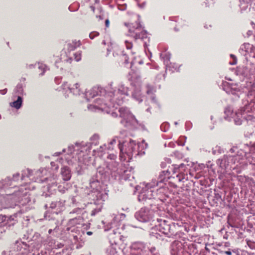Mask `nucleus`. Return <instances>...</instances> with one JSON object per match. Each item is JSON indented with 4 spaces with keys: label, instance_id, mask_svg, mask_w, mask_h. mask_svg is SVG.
Here are the masks:
<instances>
[{
    "label": "nucleus",
    "instance_id": "f257e3e1",
    "mask_svg": "<svg viewBox=\"0 0 255 255\" xmlns=\"http://www.w3.org/2000/svg\"><path fill=\"white\" fill-rule=\"evenodd\" d=\"M170 172L168 170L162 171L157 180L153 179L150 183L146 184L144 187H143L138 196V200L143 204L153 197V190L152 189L156 186H159V188L163 187L164 185L166 184L168 180L170 178Z\"/></svg>",
    "mask_w": 255,
    "mask_h": 255
},
{
    "label": "nucleus",
    "instance_id": "f03ea898",
    "mask_svg": "<svg viewBox=\"0 0 255 255\" xmlns=\"http://www.w3.org/2000/svg\"><path fill=\"white\" fill-rule=\"evenodd\" d=\"M252 148L248 144H244L236 155H227L230 169L241 167L245 163L244 158L247 159L249 157Z\"/></svg>",
    "mask_w": 255,
    "mask_h": 255
},
{
    "label": "nucleus",
    "instance_id": "7ed1b4c3",
    "mask_svg": "<svg viewBox=\"0 0 255 255\" xmlns=\"http://www.w3.org/2000/svg\"><path fill=\"white\" fill-rule=\"evenodd\" d=\"M109 176V173L107 171L104 167L99 166L96 173L94 174L90 180V187L92 189H97L105 181Z\"/></svg>",
    "mask_w": 255,
    "mask_h": 255
},
{
    "label": "nucleus",
    "instance_id": "20e7f679",
    "mask_svg": "<svg viewBox=\"0 0 255 255\" xmlns=\"http://www.w3.org/2000/svg\"><path fill=\"white\" fill-rule=\"evenodd\" d=\"M92 146L89 143H85L82 142L81 143L76 142L75 145H70L68 146L67 149H63L62 152H57L54 153L53 156H59L62 153L67 152V154L72 155L76 152V154H78L81 152L85 153L88 154V152L91 149Z\"/></svg>",
    "mask_w": 255,
    "mask_h": 255
},
{
    "label": "nucleus",
    "instance_id": "39448f33",
    "mask_svg": "<svg viewBox=\"0 0 255 255\" xmlns=\"http://www.w3.org/2000/svg\"><path fill=\"white\" fill-rule=\"evenodd\" d=\"M120 117L122 119L121 123L125 127L131 128L138 124V121L127 107H121L119 109Z\"/></svg>",
    "mask_w": 255,
    "mask_h": 255
},
{
    "label": "nucleus",
    "instance_id": "423d86ee",
    "mask_svg": "<svg viewBox=\"0 0 255 255\" xmlns=\"http://www.w3.org/2000/svg\"><path fill=\"white\" fill-rule=\"evenodd\" d=\"M149 245L143 242L137 241L132 243L131 249L140 252V255H161L155 247Z\"/></svg>",
    "mask_w": 255,
    "mask_h": 255
},
{
    "label": "nucleus",
    "instance_id": "0eeeda50",
    "mask_svg": "<svg viewBox=\"0 0 255 255\" xmlns=\"http://www.w3.org/2000/svg\"><path fill=\"white\" fill-rule=\"evenodd\" d=\"M10 199L15 202V204L18 203L20 205H26L31 202L29 195L25 189H20L10 195Z\"/></svg>",
    "mask_w": 255,
    "mask_h": 255
},
{
    "label": "nucleus",
    "instance_id": "6e6552de",
    "mask_svg": "<svg viewBox=\"0 0 255 255\" xmlns=\"http://www.w3.org/2000/svg\"><path fill=\"white\" fill-rule=\"evenodd\" d=\"M119 148L120 150V157L123 158V154H124V146H128L126 148L125 153L127 154L128 156H132L133 153L135 151L136 149V145L135 142L131 139H129V141H119Z\"/></svg>",
    "mask_w": 255,
    "mask_h": 255
},
{
    "label": "nucleus",
    "instance_id": "1a4fd4ad",
    "mask_svg": "<svg viewBox=\"0 0 255 255\" xmlns=\"http://www.w3.org/2000/svg\"><path fill=\"white\" fill-rule=\"evenodd\" d=\"M158 224L156 225L157 230L162 234L170 237L174 235V229L175 228L174 224H171L168 221L157 219Z\"/></svg>",
    "mask_w": 255,
    "mask_h": 255
},
{
    "label": "nucleus",
    "instance_id": "9d476101",
    "mask_svg": "<svg viewBox=\"0 0 255 255\" xmlns=\"http://www.w3.org/2000/svg\"><path fill=\"white\" fill-rule=\"evenodd\" d=\"M134 217L141 222H147L152 218V213L147 208H142L135 213Z\"/></svg>",
    "mask_w": 255,
    "mask_h": 255
},
{
    "label": "nucleus",
    "instance_id": "9b49d317",
    "mask_svg": "<svg viewBox=\"0 0 255 255\" xmlns=\"http://www.w3.org/2000/svg\"><path fill=\"white\" fill-rule=\"evenodd\" d=\"M125 25L128 28L130 35L135 40L138 39L141 32L143 30L139 22H136L135 23H125Z\"/></svg>",
    "mask_w": 255,
    "mask_h": 255
},
{
    "label": "nucleus",
    "instance_id": "f8f14e48",
    "mask_svg": "<svg viewBox=\"0 0 255 255\" xmlns=\"http://www.w3.org/2000/svg\"><path fill=\"white\" fill-rule=\"evenodd\" d=\"M59 183H60L58 182V181L55 180V179L51 180L50 182L48 183L47 185V189L48 192L50 193H52L57 189L60 192L62 193H64L67 190V188L65 187L64 185H59L58 186V184Z\"/></svg>",
    "mask_w": 255,
    "mask_h": 255
},
{
    "label": "nucleus",
    "instance_id": "ddd939ff",
    "mask_svg": "<svg viewBox=\"0 0 255 255\" xmlns=\"http://www.w3.org/2000/svg\"><path fill=\"white\" fill-rule=\"evenodd\" d=\"M94 191V196H95L94 200L95 204L103 205L104 202L107 199L108 194L103 190H101V185L99 189H93Z\"/></svg>",
    "mask_w": 255,
    "mask_h": 255
},
{
    "label": "nucleus",
    "instance_id": "4468645a",
    "mask_svg": "<svg viewBox=\"0 0 255 255\" xmlns=\"http://www.w3.org/2000/svg\"><path fill=\"white\" fill-rule=\"evenodd\" d=\"M125 97L124 95L121 94H118L117 96V91H114L109 92L107 98L109 100V102L111 103V105H114L115 104H117L118 105H120L123 103Z\"/></svg>",
    "mask_w": 255,
    "mask_h": 255
},
{
    "label": "nucleus",
    "instance_id": "2eb2a0df",
    "mask_svg": "<svg viewBox=\"0 0 255 255\" xmlns=\"http://www.w3.org/2000/svg\"><path fill=\"white\" fill-rule=\"evenodd\" d=\"M107 168L110 171L112 176L116 177L122 173V170L119 168V164L116 161H107L106 162Z\"/></svg>",
    "mask_w": 255,
    "mask_h": 255
},
{
    "label": "nucleus",
    "instance_id": "dca6fc26",
    "mask_svg": "<svg viewBox=\"0 0 255 255\" xmlns=\"http://www.w3.org/2000/svg\"><path fill=\"white\" fill-rule=\"evenodd\" d=\"M81 228L80 226H67L66 230L73 237L75 241H77L81 237Z\"/></svg>",
    "mask_w": 255,
    "mask_h": 255
},
{
    "label": "nucleus",
    "instance_id": "f3484780",
    "mask_svg": "<svg viewBox=\"0 0 255 255\" xmlns=\"http://www.w3.org/2000/svg\"><path fill=\"white\" fill-rule=\"evenodd\" d=\"M62 87L63 90L67 89L68 91L72 93L74 95H80L82 93L80 85L78 83H76L72 87L71 85H68L67 82H64L62 84Z\"/></svg>",
    "mask_w": 255,
    "mask_h": 255
},
{
    "label": "nucleus",
    "instance_id": "a211bd4d",
    "mask_svg": "<svg viewBox=\"0 0 255 255\" xmlns=\"http://www.w3.org/2000/svg\"><path fill=\"white\" fill-rule=\"evenodd\" d=\"M172 166L173 167L172 168V170L173 173H179L176 175L177 179L179 182L182 181L184 179V175L181 173L185 170L186 165L184 163H181L179 165H173Z\"/></svg>",
    "mask_w": 255,
    "mask_h": 255
},
{
    "label": "nucleus",
    "instance_id": "6ab92c4d",
    "mask_svg": "<svg viewBox=\"0 0 255 255\" xmlns=\"http://www.w3.org/2000/svg\"><path fill=\"white\" fill-rule=\"evenodd\" d=\"M74 207V208L69 213L70 217H75L79 216H82V217H83L84 214L86 213V211L84 210L86 207V205L85 203H83L82 205H80V206Z\"/></svg>",
    "mask_w": 255,
    "mask_h": 255
},
{
    "label": "nucleus",
    "instance_id": "aec40b11",
    "mask_svg": "<svg viewBox=\"0 0 255 255\" xmlns=\"http://www.w3.org/2000/svg\"><path fill=\"white\" fill-rule=\"evenodd\" d=\"M65 206V201L60 200L59 201H52L49 204V208L56 210V213L61 212Z\"/></svg>",
    "mask_w": 255,
    "mask_h": 255
},
{
    "label": "nucleus",
    "instance_id": "412c9836",
    "mask_svg": "<svg viewBox=\"0 0 255 255\" xmlns=\"http://www.w3.org/2000/svg\"><path fill=\"white\" fill-rule=\"evenodd\" d=\"M182 243L177 241L173 242L171 247V253L172 255H178L180 253H182Z\"/></svg>",
    "mask_w": 255,
    "mask_h": 255
},
{
    "label": "nucleus",
    "instance_id": "4be33fe9",
    "mask_svg": "<svg viewBox=\"0 0 255 255\" xmlns=\"http://www.w3.org/2000/svg\"><path fill=\"white\" fill-rule=\"evenodd\" d=\"M72 218L68 221L67 226H80L83 224L84 219L82 216L72 217Z\"/></svg>",
    "mask_w": 255,
    "mask_h": 255
},
{
    "label": "nucleus",
    "instance_id": "5701e85b",
    "mask_svg": "<svg viewBox=\"0 0 255 255\" xmlns=\"http://www.w3.org/2000/svg\"><path fill=\"white\" fill-rule=\"evenodd\" d=\"M217 163L221 169V172H224L227 169L229 168L227 155H224L222 159H219Z\"/></svg>",
    "mask_w": 255,
    "mask_h": 255
},
{
    "label": "nucleus",
    "instance_id": "b1692460",
    "mask_svg": "<svg viewBox=\"0 0 255 255\" xmlns=\"http://www.w3.org/2000/svg\"><path fill=\"white\" fill-rule=\"evenodd\" d=\"M60 173L64 181H69L71 178V171L68 166H65L62 167Z\"/></svg>",
    "mask_w": 255,
    "mask_h": 255
},
{
    "label": "nucleus",
    "instance_id": "393cba45",
    "mask_svg": "<svg viewBox=\"0 0 255 255\" xmlns=\"http://www.w3.org/2000/svg\"><path fill=\"white\" fill-rule=\"evenodd\" d=\"M12 185V180L10 177H7L4 179L0 180V191L7 188Z\"/></svg>",
    "mask_w": 255,
    "mask_h": 255
},
{
    "label": "nucleus",
    "instance_id": "a878e982",
    "mask_svg": "<svg viewBox=\"0 0 255 255\" xmlns=\"http://www.w3.org/2000/svg\"><path fill=\"white\" fill-rule=\"evenodd\" d=\"M108 95V93L106 94L104 98V97H101L96 99V103L99 105H104L108 107H110L112 105L110 104V102H109V100L107 98Z\"/></svg>",
    "mask_w": 255,
    "mask_h": 255
},
{
    "label": "nucleus",
    "instance_id": "bb28decb",
    "mask_svg": "<svg viewBox=\"0 0 255 255\" xmlns=\"http://www.w3.org/2000/svg\"><path fill=\"white\" fill-rule=\"evenodd\" d=\"M245 111V110H244V111L241 110V112H238L235 113V117L233 118H234V120L236 125H241L242 124V118H243V116L244 115Z\"/></svg>",
    "mask_w": 255,
    "mask_h": 255
},
{
    "label": "nucleus",
    "instance_id": "cd10ccee",
    "mask_svg": "<svg viewBox=\"0 0 255 255\" xmlns=\"http://www.w3.org/2000/svg\"><path fill=\"white\" fill-rule=\"evenodd\" d=\"M224 89L226 92V93L232 95H235L236 94L237 92L239 91V90L237 89L235 87H233L232 85H231L228 83H226V85H225V88Z\"/></svg>",
    "mask_w": 255,
    "mask_h": 255
},
{
    "label": "nucleus",
    "instance_id": "c85d7f7f",
    "mask_svg": "<svg viewBox=\"0 0 255 255\" xmlns=\"http://www.w3.org/2000/svg\"><path fill=\"white\" fill-rule=\"evenodd\" d=\"M118 94L121 95L128 96V88L125 86L124 84H121L119 86L118 90L117 91V96Z\"/></svg>",
    "mask_w": 255,
    "mask_h": 255
},
{
    "label": "nucleus",
    "instance_id": "c756f323",
    "mask_svg": "<svg viewBox=\"0 0 255 255\" xmlns=\"http://www.w3.org/2000/svg\"><path fill=\"white\" fill-rule=\"evenodd\" d=\"M132 97L139 102H141L142 101L139 88H135L134 89L133 92L132 93Z\"/></svg>",
    "mask_w": 255,
    "mask_h": 255
},
{
    "label": "nucleus",
    "instance_id": "7c9ffc66",
    "mask_svg": "<svg viewBox=\"0 0 255 255\" xmlns=\"http://www.w3.org/2000/svg\"><path fill=\"white\" fill-rule=\"evenodd\" d=\"M22 98L21 96H18L17 100L10 103V106L15 108L16 109H19L22 106Z\"/></svg>",
    "mask_w": 255,
    "mask_h": 255
},
{
    "label": "nucleus",
    "instance_id": "2f4dec72",
    "mask_svg": "<svg viewBox=\"0 0 255 255\" xmlns=\"http://www.w3.org/2000/svg\"><path fill=\"white\" fill-rule=\"evenodd\" d=\"M33 170H31L29 168H27L26 169L23 170L22 171L21 177V179L22 180H24L25 177H29L30 178L33 176Z\"/></svg>",
    "mask_w": 255,
    "mask_h": 255
},
{
    "label": "nucleus",
    "instance_id": "473e14b6",
    "mask_svg": "<svg viewBox=\"0 0 255 255\" xmlns=\"http://www.w3.org/2000/svg\"><path fill=\"white\" fill-rule=\"evenodd\" d=\"M100 136L99 134L95 133L90 137V142L89 143L92 147L93 145L96 146L99 144Z\"/></svg>",
    "mask_w": 255,
    "mask_h": 255
},
{
    "label": "nucleus",
    "instance_id": "72a5a7b5",
    "mask_svg": "<svg viewBox=\"0 0 255 255\" xmlns=\"http://www.w3.org/2000/svg\"><path fill=\"white\" fill-rule=\"evenodd\" d=\"M18 214V213H16L9 217L3 216L2 218H4V219H3L4 221H5L6 220V218H7V222H9V225H11L13 226L16 223V220L15 219L17 217Z\"/></svg>",
    "mask_w": 255,
    "mask_h": 255
},
{
    "label": "nucleus",
    "instance_id": "f704fd0d",
    "mask_svg": "<svg viewBox=\"0 0 255 255\" xmlns=\"http://www.w3.org/2000/svg\"><path fill=\"white\" fill-rule=\"evenodd\" d=\"M14 92L18 96L21 97L24 93L23 84L21 83H18L14 89Z\"/></svg>",
    "mask_w": 255,
    "mask_h": 255
},
{
    "label": "nucleus",
    "instance_id": "c9c22d12",
    "mask_svg": "<svg viewBox=\"0 0 255 255\" xmlns=\"http://www.w3.org/2000/svg\"><path fill=\"white\" fill-rule=\"evenodd\" d=\"M139 36L138 39H140L143 40L144 45H146L147 43L149 42V38L147 36L146 31L143 30Z\"/></svg>",
    "mask_w": 255,
    "mask_h": 255
},
{
    "label": "nucleus",
    "instance_id": "e433bc0d",
    "mask_svg": "<svg viewBox=\"0 0 255 255\" xmlns=\"http://www.w3.org/2000/svg\"><path fill=\"white\" fill-rule=\"evenodd\" d=\"M99 89L97 88H93L91 90L87 92L86 94V96L87 98L89 97L90 98H93L97 95H99L98 93Z\"/></svg>",
    "mask_w": 255,
    "mask_h": 255
},
{
    "label": "nucleus",
    "instance_id": "4c0bfd02",
    "mask_svg": "<svg viewBox=\"0 0 255 255\" xmlns=\"http://www.w3.org/2000/svg\"><path fill=\"white\" fill-rule=\"evenodd\" d=\"M224 113L226 116L225 117V119L227 120L230 121V117L233 115V110L230 107H228L225 108Z\"/></svg>",
    "mask_w": 255,
    "mask_h": 255
},
{
    "label": "nucleus",
    "instance_id": "58836bf2",
    "mask_svg": "<svg viewBox=\"0 0 255 255\" xmlns=\"http://www.w3.org/2000/svg\"><path fill=\"white\" fill-rule=\"evenodd\" d=\"M158 200L154 197H152L149 200H147V202L144 204L146 205H149L151 207L156 206L157 205Z\"/></svg>",
    "mask_w": 255,
    "mask_h": 255
},
{
    "label": "nucleus",
    "instance_id": "ea45409f",
    "mask_svg": "<svg viewBox=\"0 0 255 255\" xmlns=\"http://www.w3.org/2000/svg\"><path fill=\"white\" fill-rule=\"evenodd\" d=\"M160 57L163 59V62L166 67L168 66L169 62L170 59V55L169 53H165L164 55L161 54Z\"/></svg>",
    "mask_w": 255,
    "mask_h": 255
},
{
    "label": "nucleus",
    "instance_id": "a19ab883",
    "mask_svg": "<svg viewBox=\"0 0 255 255\" xmlns=\"http://www.w3.org/2000/svg\"><path fill=\"white\" fill-rule=\"evenodd\" d=\"M253 97L254 98V99H251V101H253L254 103H255V85H253L251 88V89L249 90L248 97Z\"/></svg>",
    "mask_w": 255,
    "mask_h": 255
},
{
    "label": "nucleus",
    "instance_id": "79ce46f5",
    "mask_svg": "<svg viewBox=\"0 0 255 255\" xmlns=\"http://www.w3.org/2000/svg\"><path fill=\"white\" fill-rule=\"evenodd\" d=\"M79 41H72L68 44V48L69 50H74L77 47L79 46Z\"/></svg>",
    "mask_w": 255,
    "mask_h": 255
},
{
    "label": "nucleus",
    "instance_id": "37998d69",
    "mask_svg": "<svg viewBox=\"0 0 255 255\" xmlns=\"http://www.w3.org/2000/svg\"><path fill=\"white\" fill-rule=\"evenodd\" d=\"M71 200V204H72V206L73 207L80 206V205H82V204H83V203L79 202L78 197H72Z\"/></svg>",
    "mask_w": 255,
    "mask_h": 255
},
{
    "label": "nucleus",
    "instance_id": "c03bdc74",
    "mask_svg": "<svg viewBox=\"0 0 255 255\" xmlns=\"http://www.w3.org/2000/svg\"><path fill=\"white\" fill-rule=\"evenodd\" d=\"M97 207L94 208L91 212V216H95L98 213L101 211L102 209L103 208V205L102 204H97Z\"/></svg>",
    "mask_w": 255,
    "mask_h": 255
},
{
    "label": "nucleus",
    "instance_id": "a18cd8bd",
    "mask_svg": "<svg viewBox=\"0 0 255 255\" xmlns=\"http://www.w3.org/2000/svg\"><path fill=\"white\" fill-rule=\"evenodd\" d=\"M38 69L42 71V72L40 74V75L43 76L46 70H49V69L46 65L43 63H38Z\"/></svg>",
    "mask_w": 255,
    "mask_h": 255
},
{
    "label": "nucleus",
    "instance_id": "49530a36",
    "mask_svg": "<svg viewBox=\"0 0 255 255\" xmlns=\"http://www.w3.org/2000/svg\"><path fill=\"white\" fill-rule=\"evenodd\" d=\"M46 170L44 168H40L38 170L34 171L33 175H35L37 177H41L43 176V173L46 172Z\"/></svg>",
    "mask_w": 255,
    "mask_h": 255
},
{
    "label": "nucleus",
    "instance_id": "de8ad7c7",
    "mask_svg": "<svg viewBox=\"0 0 255 255\" xmlns=\"http://www.w3.org/2000/svg\"><path fill=\"white\" fill-rule=\"evenodd\" d=\"M146 93L148 94H151L155 91L154 87L149 84L146 85Z\"/></svg>",
    "mask_w": 255,
    "mask_h": 255
},
{
    "label": "nucleus",
    "instance_id": "09e8293b",
    "mask_svg": "<svg viewBox=\"0 0 255 255\" xmlns=\"http://www.w3.org/2000/svg\"><path fill=\"white\" fill-rule=\"evenodd\" d=\"M75 59L76 61H79L81 59V54L79 52H76L74 54Z\"/></svg>",
    "mask_w": 255,
    "mask_h": 255
},
{
    "label": "nucleus",
    "instance_id": "8fccbe9b",
    "mask_svg": "<svg viewBox=\"0 0 255 255\" xmlns=\"http://www.w3.org/2000/svg\"><path fill=\"white\" fill-rule=\"evenodd\" d=\"M152 237L156 238L157 239H158L159 240L163 241L164 239L162 238V236L157 233H156L155 234H153L152 235H151Z\"/></svg>",
    "mask_w": 255,
    "mask_h": 255
},
{
    "label": "nucleus",
    "instance_id": "3c124183",
    "mask_svg": "<svg viewBox=\"0 0 255 255\" xmlns=\"http://www.w3.org/2000/svg\"><path fill=\"white\" fill-rule=\"evenodd\" d=\"M33 238H36V239H38V240L37 241V243H36V244H37V245H38L39 244V243H41L42 239L40 237V234H39L38 233L35 234L34 235V236H33Z\"/></svg>",
    "mask_w": 255,
    "mask_h": 255
},
{
    "label": "nucleus",
    "instance_id": "603ef678",
    "mask_svg": "<svg viewBox=\"0 0 255 255\" xmlns=\"http://www.w3.org/2000/svg\"><path fill=\"white\" fill-rule=\"evenodd\" d=\"M116 158L117 155L114 154H110L107 157L108 160H110V161H116Z\"/></svg>",
    "mask_w": 255,
    "mask_h": 255
},
{
    "label": "nucleus",
    "instance_id": "864d4df0",
    "mask_svg": "<svg viewBox=\"0 0 255 255\" xmlns=\"http://www.w3.org/2000/svg\"><path fill=\"white\" fill-rule=\"evenodd\" d=\"M204 3L206 7H208L214 3V0H205Z\"/></svg>",
    "mask_w": 255,
    "mask_h": 255
},
{
    "label": "nucleus",
    "instance_id": "5fc2aeb1",
    "mask_svg": "<svg viewBox=\"0 0 255 255\" xmlns=\"http://www.w3.org/2000/svg\"><path fill=\"white\" fill-rule=\"evenodd\" d=\"M125 45L127 49H131L132 47V43L128 40L125 41Z\"/></svg>",
    "mask_w": 255,
    "mask_h": 255
},
{
    "label": "nucleus",
    "instance_id": "6e6d98bb",
    "mask_svg": "<svg viewBox=\"0 0 255 255\" xmlns=\"http://www.w3.org/2000/svg\"><path fill=\"white\" fill-rule=\"evenodd\" d=\"M19 175H20V174H19V173H15V174L13 175L12 178L10 177V178H11V179L12 180V182L13 181H17L18 180V178Z\"/></svg>",
    "mask_w": 255,
    "mask_h": 255
},
{
    "label": "nucleus",
    "instance_id": "4d7b16f0",
    "mask_svg": "<svg viewBox=\"0 0 255 255\" xmlns=\"http://www.w3.org/2000/svg\"><path fill=\"white\" fill-rule=\"evenodd\" d=\"M99 35V33L97 32H93L90 33L89 37L91 39H94L96 36H97Z\"/></svg>",
    "mask_w": 255,
    "mask_h": 255
},
{
    "label": "nucleus",
    "instance_id": "13d9d810",
    "mask_svg": "<svg viewBox=\"0 0 255 255\" xmlns=\"http://www.w3.org/2000/svg\"><path fill=\"white\" fill-rule=\"evenodd\" d=\"M122 58L124 60V63L127 64L128 63V58L127 54H124L122 55Z\"/></svg>",
    "mask_w": 255,
    "mask_h": 255
},
{
    "label": "nucleus",
    "instance_id": "bf43d9fd",
    "mask_svg": "<svg viewBox=\"0 0 255 255\" xmlns=\"http://www.w3.org/2000/svg\"><path fill=\"white\" fill-rule=\"evenodd\" d=\"M19 245H21V248H23L24 250H26L28 248L30 247L29 245H28L26 243L24 242L19 243Z\"/></svg>",
    "mask_w": 255,
    "mask_h": 255
},
{
    "label": "nucleus",
    "instance_id": "052dcab7",
    "mask_svg": "<svg viewBox=\"0 0 255 255\" xmlns=\"http://www.w3.org/2000/svg\"><path fill=\"white\" fill-rule=\"evenodd\" d=\"M112 228V223H109L108 225L104 227V230L105 231H108L110 230Z\"/></svg>",
    "mask_w": 255,
    "mask_h": 255
},
{
    "label": "nucleus",
    "instance_id": "680f3d73",
    "mask_svg": "<svg viewBox=\"0 0 255 255\" xmlns=\"http://www.w3.org/2000/svg\"><path fill=\"white\" fill-rule=\"evenodd\" d=\"M11 252L9 251V253L8 254V252H6V251H3L2 253H1V255H19L18 254H14L13 253H10Z\"/></svg>",
    "mask_w": 255,
    "mask_h": 255
},
{
    "label": "nucleus",
    "instance_id": "e2e57ef3",
    "mask_svg": "<svg viewBox=\"0 0 255 255\" xmlns=\"http://www.w3.org/2000/svg\"><path fill=\"white\" fill-rule=\"evenodd\" d=\"M231 57H232L233 58V62H230V64L231 65H234V64H236L237 63V59L236 58V56L233 54H231Z\"/></svg>",
    "mask_w": 255,
    "mask_h": 255
},
{
    "label": "nucleus",
    "instance_id": "0e129e2a",
    "mask_svg": "<svg viewBox=\"0 0 255 255\" xmlns=\"http://www.w3.org/2000/svg\"><path fill=\"white\" fill-rule=\"evenodd\" d=\"M238 149L237 147H233V148H231L229 151L231 152V153H234V152H237L239 151H237V150Z\"/></svg>",
    "mask_w": 255,
    "mask_h": 255
},
{
    "label": "nucleus",
    "instance_id": "69168bd1",
    "mask_svg": "<svg viewBox=\"0 0 255 255\" xmlns=\"http://www.w3.org/2000/svg\"><path fill=\"white\" fill-rule=\"evenodd\" d=\"M7 92V89H4L3 90H0V94L1 95H4Z\"/></svg>",
    "mask_w": 255,
    "mask_h": 255
},
{
    "label": "nucleus",
    "instance_id": "338daca9",
    "mask_svg": "<svg viewBox=\"0 0 255 255\" xmlns=\"http://www.w3.org/2000/svg\"><path fill=\"white\" fill-rule=\"evenodd\" d=\"M109 24H110V21L108 19H107L105 20V25H106V27H108L109 26Z\"/></svg>",
    "mask_w": 255,
    "mask_h": 255
},
{
    "label": "nucleus",
    "instance_id": "774afa93",
    "mask_svg": "<svg viewBox=\"0 0 255 255\" xmlns=\"http://www.w3.org/2000/svg\"><path fill=\"white\" fill-rule=\"evenodd\" d=\"M96 107H97V106H93V105H91L89 106H88V108L89 110L92 111L93 110V109Z\"/></svg>",
    "mask_w": 255,
    "mask_h": 255
}]
</instances>
